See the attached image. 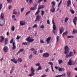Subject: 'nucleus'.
<instances>
[{
	"mask_svg": "<svg viewBox=\"0 0 77 77\" xmlns=\"http://www.w3.org/2000/svg\"><path fill=\"white\" fill-rule=\"evenodd\" d=\"M14 69H11V70L10 71V73L11 74H12V73H13V72H14Z\"/></svg>",
	"mask_w": 77,
	"mask_h": 77,
	"instance_id": "nucleus-37",
	"label": "nucleus"
},
{
	"mask_svg": "<svg viewBox=\"0 0 77 77\" xmlns=\"http://www.w3.org/2000/svg\"><path fill=\"white\" fill-rule=\"evenodd\" d=\"M40 27L42 29H43V28H45V26H44V25H42Z\"/></svg>",
	"mask_w": 77,
	"mask_h": 77,
	"instance_id": "nucleus-50",
	"label": "nucleus"
},
{
	"mask_svg": "<svg viewBox=\"0 0 77 77\" xmlns=\"http://www.w3.org/2000/svg\"><path fill=\"white\" fill-rule=\"evenodd\" d=\"M6 35L8 36H9V33L8 32H7L6 33Z\"/></svg>",
	"mask_w": 77,
	"mask_h": 77,
	"instance_id": "nucleus-62",
	"label": "nucleus"
},
{
	"mask_svg": "<svg viewBox=\"0 0 77 77\" xmlns=\"http://www.w3.org/2000/svg\"><path fill=\"white\" fill-rule=\"evenodd\" d=\"M52 8H53L51 10V11L52 12H54V11H55V8H54V7Z\"/></svg>",
	"mask_w": 77,
	"mask_h": 77,
	"instance_id": "nucleus-28",
	"label": "nucleus"
},
{
	"mask_svg": "<svg viewBox=\"0 0 77 77\" xmlns=\"http://www.w3.org/2000/svg\"><path fill=\"white\" fill-rule=\"evenodd\" d=\"M33 53H34V54H35L36 55L38 54H36V53H37V51H34L33 52Z\"/></svg>",
	"mask_w": 77,
	"mask_h": 77,
	"instance_id": "nucleus-47",
	"label": "nucleus"
},
{
	"mask_svg": "<svg viewBox=\"0 0 77 77\" xmlns=\"http://www.w3.org/2000/svg\"><path fill=\"white\" fill-rule=\"evenodd\" d=\"M77 64V63L75 62H72V65H75Z\"/></svg>",
	"mask_w": 77,
	"mask_h": 77,
	"instance_id": "nucleus-49",
	"label": "nucleus"
},
{
	"mask_svg": "<svg viewBox=\"0 0 77 77\" xmlns=\"http://www.w3.org/2000/svg\"><path fill=\"white\" fill-rule=\"evenodd\" d=\"M50 56V54L48 53H45L43 55V56L44 57H49Z\"/></svg>",
	"mask_w": 77,
	"mask_h": 77,
	"instance_id": "nucleus-7",
	"label": "nucleus"
},
{
	"mask_svg": "<svg viewBox=\"0 0 77 77\" xmlns=\"http://www.w3.org/2000/svg\"><path fill=\"white\" fill-rule=\"evenodd\" d=\"M48 63L49 65H51V68L52 71L53 72H54V70L53 69V63H52L51 62H49Z\"/></svg>",
	"mask_w": 77,
	"mask_h": 77,
	"instance_id": "nucleus-6",
	"label": "nucleus"
},
{
	"mask_svg": "<svg viewBox=\"0 0 77 77\" xmlns=\"http://www.w3.org/2000/svg\"><path fill=\"white\" fill-rule=\"evenodd\" d=\"M58 70L59 71H65V69L64 68L60 67L58 69Z\"/></svg>",
	"mask_w": 77,
	"mask_h": 77,
	"instance_id": "nucleus-20",
	"label": "nucleus"
},
{
	"mask_svg": "<svg viewBox=\"0 0 77 77\" xmlns=\"http://www.w3.org/2000/svg\"><path fill=\"white\" fill-rule=\"evenodd\" d=\"M59 36H57V42L58 41V40H59Z\"/></svg>",
	"mask_w": 77,
	"mask_h": 77,
	"instance_id": "nucleus-57",
	"label": "nucleus"
},
{
	"mask_svg": "<svg viewBox=\"0 0 77 77\" xmlns=\"http://www.w3.org/2000/svg\"><path fill=\"white\" fill-rule=\"evenodd\" d=\"M60 34L61 35L62 33V32L64 31V29H63V28H62V27H61L60 29Z\"/></svg>",
	"mask_w": 77,
	"mask_h": 77,
	"instance_id": "nucleus-10",
	"label": "nucleus"
},
{
	"mask_svg": "<svg viewBox=\"0 0 77 77\" xmlns=\"http://www.w3.org/2000/svg\"><path fill=\"white\" fill-rule=\"evenodd\" d=\"M32 57V54H31L29 56V59H31Z\"/></svg>",
	"mask_w": 77,
	"mask_h": 77,
	"instance_id": "nucleus-54",
	"label": "nucleus"
},
{
	"mask_svg": "<svg viewBox=\"0 0 77 77\" xmlns=\"http://www.w3.org/2000/svg\"><path fill=\"white\" fill-rule=\"evenodd\" d=\"M44 11H41V15L42 16H43L44 15Z\"/></svg>",
	"mask_w": 77,
	"mask_h": 77,
	"instance_id": "nucleus-42",
	"label": "nucleus"
},
{
	"mask_svg": "<svg viewBox=\"0 0 77 77\" xmlns=\"http://www.w3.org/2000/svg\"><path fill=\"white\" fill-rule=\"evenodd\" d=\"M24 10V8H23L20 9V11L21 12H23V11Z\"/></svg>",
	"mask_w": 77,
	"mask_h": 77,
	"instance_id": "nucleus-41",
	"label": "nucleus"
},
{
	"mask_svg": "<svg viewBox=\"0 0 77 77\" xmlns=\"http://www.w3.org/2000/svg\"><path fill=\"white\" fill-rule=\"evenodd\" d=\"M18 61L19 62H22L23 60L21 59V58H18Z\"/></svg>",
	"mask_w": 77,
	"mask_h": 77,
	"instance_id": "nucleus-27",
	"label": "nucleus"
},
{
	"mask_svg": "<svg viewBox=\"0 0 77 77\" xmlns=\"http://www.w3.org/2000/svg\"><path fill=\"white\" fill-rule=\"evenodd\" d=\"M74 54H75L76 53V51L75 50H73Z\"/></svg>",
	"mask_w": 77,
	"mask_h": 77,
	"instance_id": "nucleus-61",
	"label": "nucleus"
},
{
	"mask_svg": "<svg viewBox=\"0 0 77 77\" xmlns=\"http://www.w3.org/2000/svg\"><path fill=\"white\" fill-rule=\"evenodd\" d=\"M5 20L3 19H0V26H3L4 25V23H5Z\"/></svg>",
	"mask_w": 77,
	"mask_h": 77,
	"instance_id": "nucleus-4",
	"label": "nucleus"
},
{
	"mask_svg": "<svg viewBox=\"0 0 77 77\" xmlns=\"http://www.w3.org/2000/svg\"><path fill=\"white\" fill-rule=\"evenodd\" d=\"M38 27V25L36 24H35L33 26H32V28H37Z\"/></svg>",
	"mask_w": 77,
	"mask_h": 77,
	"instance_id": "nucleus-33",
	"label": "nucleus"
},
{
	"mask_svg": "<svg viewBox=\"0 0 77 77\" xmlns=\"http://www.w3.org/2000/svg\"><path fill=\"white\" fill-rule=\"evenodd\" d=\"M43 0H38V3H39L40 2H42Z\"/></svg>",
	"mask_w": 77,
	"mask_h": 77,
	"instance_id": "nucleus-56",
	"label": "nucleus"
},
{
	"mask_svg": "<svg viewBox=\"0 0 77 77\" xmlns=\"http://www.w3.org/2000/svg\"><path fill=\"white\" fill-rule=\"evenodd\" d=\"M12 31H14L15 30V26H12Z\"/></svg>",
	"mask_w": 77,
	"mask_h": 77,
	"instance_id": "nucleus-40",
	"label": "nucleus"
},
{
	"mask_svg": "<svg viewBox=\"0 0 77 77\" xmlns=\"http://www.w3.org/2000/svg\"><path fill=\"white\" fill-rule=\"evenodd\" d=\"M77 17H75L73 18V23L74 24L75 26H76V22H77Z\"/></svg>",
	"mask_w": 77,
	"mask_h": 77,
	"instance_id": "nucleus-8",
	"label": "nucleus"
},
{
	"mask_svg": "<svg viewBox=\"0 0 77 77\" xmlns=\"http://www.w3.org/2000/svg\"><path fill=\"white\" fill-rule=\"evenodd\" d=\"M33 1L32 0H29V3L30 5L31 4V3H32V1Z\"/></svg>",
	"mask_w": 77,
	"mask_h": 77,
	"instance_id": "nucleus-52",
	"label": "nucleus"
},
{
	"mask_svg": "<svg viewBox=\"0 0 77 77\" xmlns=\"http://www.w3.org/2000/svg\"><path fill=\"white\" fill-rule=\"evenodd\" d=\"M41 16L38 15L36 16V20H35V21H38V20H40L41 19Z\"/></svg>",
	"mask_w": 77,
	"mask_h": 77,
	"instance_id": "nucleus-9",
	"label": "nucleus"
},
{
	"mask_svg": "<svg viewBox=\"0 0 77 77\" xmlns=\"http://www.w3.org/2000/svg\"><path fill=\"white\" fill-rule=\"evenodd\" d=\"M70 12H71V13L72 14H74L75 13V12L74 11V10H72V9H71L70 10Z\"/></svg>",
	"mask_w": 77,
	"mask_h": 77,
	"instance_id": "nucleus-30",
	"label": "nucleus"
},
{
	"mask_svg": "<svg viewBox=\"0 0 77 77\" xmlns=\"http://www.w3.org/2000/svg\"><path fill=\"white\" fill-rule=\"evenodd\" d=\"M11 62H13L14 63H18V61H16V60L14 59H11Z\"/></svg>",
	"mask_w": 77,
	"mask_h": 77,
	"instance_id": "nucleus-15",
	"label": "nucleus"
},
{
	"mask_svg": "<svg viewBox=\"0 0 77 77\" xmlns=\"http://www.w3.org/2000/svg\"><path fill=\"white\" fill-rule=\"evenodd\" d=\"M36 9H35V8L33 7H31L30 8V10L31 11H34L35 10H36Z\"/></svg>",
	"mask_w": 77,
	"mask_h": 77,
	"instance_id": "nucleus-34",
	"label": "nucleus"
},
{
	"mask_svg": "<svg viewBox=\"0 0 77 77\" xmlns=\"http://www.w3.org/2000/svg\"><path fill=\"white\" fill-rule=\"evenodd\" d=\"M68 34V31H66L65 32H64L62 34V36L63 37H64V36H65V35H66Z\"/></svg>",
	"mask_w": 77,
	"mask_h": 77,
	"instance_id": "nucleus-22",
	"label": "nucleus"
},
{
	"mask_svg": "<svg viewBox=\"0 0 77 77\" xmlns=\"http://www.w3.org/2000/svg\"><path fill=\"white\" fill-rule=\"evenodd\" d=\"M15 42H13V47H12V49L13 50H15L16 48V46L15 45Z\"/></svg>",
	"mask_w": 77,
	"mask_h": 77,
	"instance_id": "nucleus-17",
	"label": "nucleus"
},
{
	"mask_svg": "<svg viewBox=\"0 0 77 77\" xmlns=\"http://www.w3.org/2000/svg\"><path fill=\"white\" fill-rule=\"evenodd\" d=\"M35 66H40V63H38L37 64H35Z\"/></svg>",
	"mask_w": 77,
	"mask_h": 77,
	"instance_id": "nucleus-45",
	"label": "nucleus"
},
{
	"mask_svg": "<svg viewBox=\"0 0 77 77\" xmlns=\"http://www.w3.org/2000/svg\"><path fill=\"white\" fill-rule=\"evenodd\" d=\"M4 14L3 13H1V18H0V19L1 20H5V19L4 18Z\"/></svg>",
	"mask_w": 77,
	"mask_h": 77,
	"instance_id": "nucleus-14",
	"label": "nucleus"
},
{
	"mask_svg": "<svg viewBox=\"0 0 77 77\" xmlns=\"http://www.w3.org/2000/svg\"><path fill=\"white\" fill-rule=\"evenodd\" d=\"M8 47L7 46H5L3 48V50L5 53L8 52Z\"/></svg>",
	"mask_w": 77,
	"mask_h": 77,
	"instance_id": "nucleus-5",
	"label": "nucleus"
},
{
	"mask_svg": "<svg viewBox=\"0 0 77 77\" xmlns=\"http://www.w3.org/2000/svg\"><path fill=\"white\" fill-rule=\"evenodd\" d=\"M3 8V5H2V4L0 3V10L1 9H2V8Z\"/></svg>",
	"mask_w": 77,
	"mask_h": 77,
	"instance_id": "nucleus-44",
	"label": "nucleus"
},
{
	"mask_svg": "<svg viewBox=\"0 0 77 77\" xmlns=\"http://www.w3.org/2000/svg\"><path fill=\"white\" fill-rule=\"evenodd\" d=\"M72 32H73V33H72L73 35H74V34L75 33H77V30H75V29H73Z\"/></svg>",
	"mask_w": 77,
	"mask_h": 77,
	"instance_id": "nucleus-24",
	"label": "nucleus"
},
{
	"mask_svg": "<svg viewBox=\"0 0 77 77\" xmlns=\"http://www.w3.org/2000/svg\"><path fill=\"white\" fill-rule=\"evenodd\" d=\"M45 8V6L43 5H41L40 7L38 8V9H43V8Z\"/></svg>",
	"mask_w": 77,
	"mask_h": 77,
	"instance_id": "nucleus-23",
	"label": "nucleus"
},
{
	"mask_svg": "<svg viewBox=\"0 0 77 77\" xmlns=\"http://www.w3.org/2000/svg\"><path fill=\"white\" fill-rule=\"evenodd\" d=\"M67 75H69V76H70V75L71 74V72H67Z\"/></svg>",
	"mask_w": 77,
	"mask_h": 77,
	"instance_id": "nucleus-55",
	"label": "nucleus"
},
{
	"mask_svg": "<svg viewBox=\"0 0 77 77\" xmlns=\"http://www.w3.org/2000/svg\"><path fill=\"white\" fill-rule=\"evenodd\" d=\"M30 50H31V51H34V50H35V49L34 48H31L30 49Z\"/></svg>",
	"mask_w": 77,
	"mask_h": 77,
	"instance_id": "nucleus-60",
	"label": "nucleus"
},
{
	"mask_svg": "<svg viewBox=\"0 0 77 77\" xmlns=\"http://www.w3.org/2000/svg\"><path fill=\"white\" fill-rule=\"evenodd\" d=\"M15 17V15H13L12 16V18L13 19Z\"/></svg>",
	"mask_w": 77,
	"mask_h": 77,
	"instance_id": "nucleus-58",
	"label": "nucleus"
},
{
	"mask_svg": "<svg viewBox=\"0 0 77 77\" xmlns=\"http://www.w3.org/2000/svg\"><path fill=\"white\" fill-rule=\"evenodd\" d=\"M40 42L41 43H44V42L42 40H41L40 41Z\"/></svg>",
	"mask_w": 77,
	"mask_h": 77,
	"instance_id": "nucleus-63",
	"label": "nucleus"
},
{
	"mask_svg": "<svg viewBox=\"0 0 77 77\" xmlns=\"http://www.w3.org/2000/svg\"><path fill=\"white\" fill-rule=\"evenodd\" d=\"M51 39V37H49L47 38L46 41L47 42V44H48L50 43V41Z\"/></svg>",
	"mask_w": 77,
	"mask_h": 77,
	"instance_id": "nucleus-11",
	"label": "nucleus"
},
{
	"mask_svg": "<svg viewBox=\"0 0 77 77\" xmlns=\"http://www.w3.org/2000/svg\"><path fill=\"white\" fill-rule=\"evenodd\" d=\"M20 24L21 26H24V25H25L26 23L25 22L23 21H21L20 22Z\"/></svg>",
	"mask_w": 77,
	"mask_h": 77,
	"instance_id": "nucleus-13",
	"label": "nucleus"
},
{
	"mask_svg": "<svg viewBox=\"0 0 77 77\" xmlns=\"http://www.w3.org/2000/svg\"><path fill=\"white\" fill-rule=\"evenodd\" d=\"M67 7H69V6L71 5V0H69L67 2Z\"/></svg>",
	"mask_w": 77,
	"mask_h": 77,
	"instance_id": "nucleus-12",
	"label": "nucleus"
},
{
	"mask_svg": "<svg viewBox=\"0 0 77 77\" xmlns=\"http://www.w3.org/2000/svg\"><path fill=\"white\" fill-rule=\"evenodd\" d=\"M14 41V39L13 38H12L11 40L10 41V44H11L12 43V42H13V41Z\"/></svg>",
	"mask_w": 77,
	"mask_h": 77,
	"instance_id": "nucleus-48",
	"label": "nucleus"
},
{
	"mask_svg": "<svg viewBox=\"0 0 77 77\" xmlns=\"http://www.w3.org/2000/svg\"><path fill=\"white\" fill-rule=\"evenodd\" d=\"M47 24H50V20H48L47 21Z\"/></svg>",
	"mask_w": 77,
	"mask_h": 77,
	"instance_id": "nucleus-64",
	"label": "nucleus"
},
{
	"mask_svg": "<svg viewBox=\"0 0 77 77\" xmlns=\"http://www.w3.org/2000/svg\"><path fill=\"white\" fill-rule=\"evenodd\" d=\"M72 65V60H71V59H70L69 60V61L68 63V64L67 65Z\"/></svg>",
	"mask_w": 77,
	"mask_h": 77,
	"instance_id": "nucleus-16",
	"label": "nucleus"
},
{
	"mask_svg": "<svg viewBox=\"0 0 77 77\" xmlns=\"http://www.w3.org/2000/svg\"><path fill=\"white\" fill-rule=\"evenodd\" d=\"M74 38V36H72V35L67 36V38Z\"/></svg>",
	"mask_w": 77,
	"mask_h": 77,
	"instance_id": "nucleus-36",
	"label": "nucleus"
},
{
	"mask_svg": "<svg viewBox=\"0 0 77 77\" xmlns=\"http://www.w3.org/2000/svg\"><path fill=\"white\" fill-rule=\"evenodd\" d=\"M16 11V10H14L13 11V14H14L15 15H17V12H15Z\"/></svg>",
	"mask_w": 77,
	"mask_h": 77,
	"instance_id": "nucleus-35",
	"label": "nucleus"
},
{
	"mask_svg": "<svg viewBox=\"0 0 77 77\" xmlns=\"http://www.w3.org/2000/svg\"><path fill=\"white\" fill-rule=\"evenodd\" d=\"M38 5L37 4H36L35 5H34V8H35V9H37V8H36V7H37V6Z\"/></svg>",
	"mask_w": 77,
	"mask_h": 77,
	"instance_id": "nucleus-46",
	"label": "nucleus"
},
{
	"mask_svg": "<svg viewBox=\"0 0 77 77\" xmlns=\"http://www.w3.org/2000/svg\"><path fill=\"white\" fill-rule=\"evenodd\" d=\"M40 13V10L39 9H38H38L37 11L36 12L35 14V15H38L39 13Z\"/></svg>",
	"mask_w": 77,
	"mask_h": 77,
	"instance_id": "nucleus-25",
	"label": "nucleus"
},
{
	"mask_svg": "<svg viewBox=\"0 0 77 77\" xmlns=\"http://www.w3.org/2000/svg\"><path fill=\"white\" fill-rule=\"evenodd\" d=\"M30 12H31V11H28L26 13V15H27L28 14H29Z\"/></svg>",
	"mask_w": 77,
	"mask_h": 77,
	"instance_id": "nucleus-51",
	"label": "nucleus"
},
{
	"mask_svg": "<svg viewBox=\"0 0 77 77\" xmlns=\"http://www.w3.org/2000/svg\"><path fill=\"white\" fill-rule=\"evenodd\" d=\"M8 38H5V42H8Z\"/></svg>",
	"mask_w": 77,
	"mask_h": 77,
	"instance_id": "nucleus-59",
	"label": "nucleus"
},
{
	"mask_svg": "<svg viewBox=\"0 0 77 77\" xmlns=\"http://www.w3.org/2000/svg\"><path fill=\"white\" fill-rule=\"evenodd\" d=\"M52 32L54 35H55V34L57 33V31H56V30H53Z\"/></svg>",
	"mask_w": 77,
	"mask_h": 77,
	"instance_id": "nucleus-38",
	"label": "nucleus"
},
{
	"mask_svg": "<svg viewBox=\"0 0 77 77\" xmlns=\"http://www.w3.org/2000/svg\"><path fill=\"white\" fill-rule=\"evenodd\" d=\"M58 61L59 62V65L61 64V63L63 62V61H62V60H60Z\"/></svg>",
	"mask_w": 77,
	"mask_h": 77,
	"instance_id": "nucleus-31",
	"label": "nucleus"
},
{
	"mask_svg": "<svg viewBox=\"0 0 77 77\" xmlns=\"http://www.w3.org/2000/svg\"><path fill=\"white\" fill-rule=\"evenodd\" d=\"M7 1L9 3H11V2H12V0H7Z\"/></svg>",
	"mask_w": 77,
	"mask_h": 77,
	"instance_id": "nucleus-43",
	"label": "nucleus"
},
{
	"mask_svg": "<svg viewBox=\"0 0 77 77\" xmlns=\"http://www.w3.org/2000/svg\"><path fill=\"white\" fill-rule=\"evenodd\" d=\"M20 36H19V35H18L17 37L16 38V39H20Z\"/></svg>",
	"mask_w": 77,
	"mask_h": 77,
	"instance_id": "nucleus-53",
	"label": "nucleus"
},
{
	"mask_svg": "<svg viewBox=\"0 0 77 77\" xmlns=\"http://www.w3.org/2000/svg\"><path fill=\"white\" fill-rule=\"evenodd\" d=\"M64 76H65V74H63L61 75H55V77H63Z\"/></svg>",
	"mask_w": 77,
	"mask_h": 77,
	"instance_id": "nucleus-21",
	"label": "nucleus"
},
{
	"mask_svg": "<svg viewBox=\"0 0 77 77\" xmlns=\"http://www.w3.org/2000/svg\"><path fill=\"white\" fill-rule=\"evenodd\" d=\"M51 5H52V8H54V6H56V2L54 1H53L51 3Z\"/></svg>",
	"mask_w": 77,
	"mask_h": 77,
	"instance_id": "nucleus-18",
	"label": "nucleus"
},
{
	"mask_svg": "<svg viewBox=\"0 0 77 77\" xmlns=\"http://www.w3.org/2000/svg\"><path fill=\"white\" fill-rule=\"evenodd\" d=\"M64 49L65 50V51L64 52V54H66V58H68L69 57H72V56H73L74 54L72 51L70 52L69 54H67L69 52V48H68V46H66Z\"/></svg>",
	"mask_w": 77,
	"mask_h": 77,
	"instance_id": "nucleus-1",
	"label": "nucleus"
},
{
	"mask_svg": "<svg viewBox=\"0 0 77 77\" xmlns=\"http://www.w3.org/2000/svg\"><path fill=\"white\" fill-rule=\"evenodd\" d=\"M24 51V49H21L19 51L18 53H21V52H22V51Z\"/></svg>",
	"mask_w": 77,
	"mask_h": 77,
	"instance_id": "nucleus-39",
	"label": "nucleus"
},
{
	"mask_svg": "<svg viewBox=\"0 0 77 77\" xmlns=\"http://www.w3.org/2000/svg\"><path fill=\"white\" fill-rule=\"evenodd\" d=\"M31 73L29 74V76L32 77V76H33V75H35V73H34L35 72V70L33 69V68L31 67Z\"/></svg>",
	"mask_w": 77,
	"mask_h": 77,
	"instance_id": "nucleus-3",
	"label": "nucleus"
},
{
	"mask_svg": "<svg viewBox=\"0 0 77 77\" xmlns=\"http://www.w3.org/2000/svg\"><path fill=\"white\" fill-rule=\"evenodd\" d=\"M42 69V67L41 66H39L38 68L36 69L37 71H38L39 70H41Z\"/></svg>",
	"mask_w": 77,
	"mask_h": 77,
	"instance_id": "nucleus-26",
	"label": "nucleus"
},
{
	"mask_svg": "<svg viewBox=\"0 0 77 77\" xmlns=\"http://www.w3.org/2000/svg\"><path fill=\"white\" fill-rule=\"evenodd\" d=\"M68 20H69L68 17H66L64 19V22H65V23H66V22L68 21Z\"/></svg>",
	"mask_w": 77,
	"mask_h": 77,
	"instance_id": "nucleus-29",
	"label": "nucleus"
},
{
	"mask_svg": "<svg viewBox=\"0 0 77 77\" xmlns=\"http://www.w3.org/2000/svg\"><path fill=\"white\" fill-rule=\"evenodd\" d=\"M22 45H30V43L29 42H23L22 43Z\"/></svg>",
	"mask_w": 77,
	"mask_h": 77,
	"instance_id": "nucleus-19",
	"label": "nucleus"
},
{
	"mask_svg": "<svg viewBox=\"0 0 77 77\" xmlns=\"http://www.w3.org/2000/svg\"><path fill=\"white\" fill-rule=\"evenodd\" d=\"M32 35H30L26 39V41H29V42H33L35 40V39H32Z\"/></svg>",
	"mask_w": 77,
	"mask_h": 77,
	"instance_id": "nucleus-2",
	"label": "nucleus"
},
{
	"mask_svg": "<svg viewBox=\"0 0 77 77\" xmlns=\"http://www.w3.org/2000/svg\"><path fill=\"white\" fill-rule=\"evenodd\" d=\"M53 30H56V26L55 25H53Z\"/></svg>",
	"mask_w": 77,
	"mask_h": 77,
	"instance_id": "nucleus-32",
	"label": "nucleus"
}]
</instances>
